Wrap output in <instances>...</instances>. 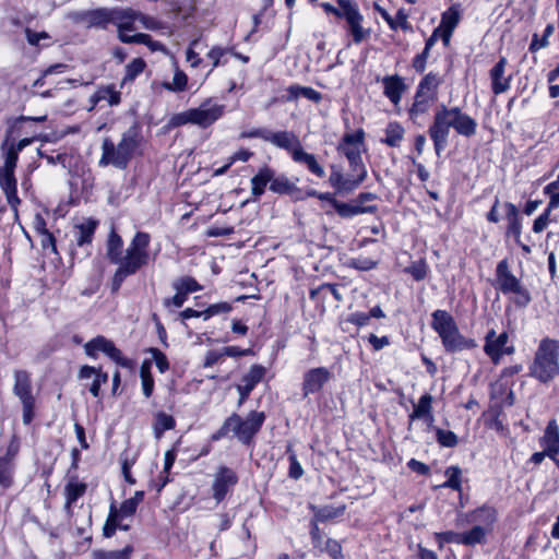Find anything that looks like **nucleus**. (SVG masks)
I'll return each mask as SVG.
<instances>
[{
  "instance_id": "nucleus-15",
  "label": "nucleus",
  "mask_w": 559,
  "mask_h": 559,
  "mask_svg": "<svg viewBox=\"0 0 559 559\" xmlns=\"http://www.w3.org/2000/svg\"><path fill=\"white\" fill-rule=\"evenodd\" d=\"M450 124L442 106L440 105L433 116V121L428 129L429 136L433 142L437 156H440L449 143Z\"/></svg>"
},
{
  "instance_id": "nucleus-31",
  "label": "nucleus",
  "mask_w": 559,
  "mask_h": 559,
  "mask_svg": "<svg viewBox=\"0 0 559 559\" xmlns=\"http://www.w3.org/2000/svg\"><path fill=\"white\" fill-rule=\"evenodd\" d=\"M287 93H288L287 100H289V102L296 100L299 97H305L314 103H319L322 99V95L318 91L313 90L312 87L300 86L297 84L290 85L287 88Z\"/></svg>"
},
{
  "instance_id": "nucleus-25",
  "label": "nucleus",
  "mask_w": 559,
  "mask_h": 559,
  "mask_svg": "<svg viewBox=\"0 0 559 559\" xmlns=\"http://www.w3.org/2000/svg\"><path fill=\"white\" fill-rule=\"evenodd\" d=\"M265 141L280 148L287 150L292 157L294 150L301 146L299 139L293 132L288 131L273 132L269 130L265 135Z\"/></svg>"
},
{
  "instance_id": "nucleus-49",
  "label": "nucleus",
  "mask_w": 559,
  "mask_h": 559,
  "mask_svg": "<svg viewBox=\"0 0 559 559\" xmlns=\"http://www.w3.org/2000/svg\"><path fill=\"white\" fill-rule=\"evenodd\" d=\"M436 438L440 445L445 448H453L457 444V436L451 430L436 428Z\"/></svg>"
},
{
  "instance_id": "nucleus-59",
  "label": "nucleus",
  "mask_w": 559,
  "mask_h": 559,
  "mask_svg": "<svg viewBox=\"0 0 559 559\" xmlns=\"http://www.w3.org/2000/svg\"><path fill=\"white\" fill-rule=\"evenodd\" d=\"M136 19L138 23H140L145 29L156 31L160 27V23L156 19L145 15L139 11H136Z\"/></svg>"
},
{
  "instance_id": "nucleus-41",
  "label": "nucleus",
  "mask_w": 559,
  "mask_h": 559,
  "mask_svg": "<svg viewBox=\"0 0 559 559\" xmlns=\"http://www.w3.org/2000/svg\"><path fill=\"white\" fill-rule=\"evenodd\" d=\"M122 519L120 518V513H118L117 509L114 507L110 508V512L104 525V536L111 537L117 528L127 530L128 526L121 524Z\"/></svg>"
},
{
  "instance_id": "nucleus-27",
  "label": "nucleus",
  "mask_w": 559,
  "mask_h": 559,
  "mask_svg": "<svg viewBox=\"0 0 559 559\" xmlns=\"http://www.w3.org/2000/svg\"><path fill=\"white\" fill-rule=\"evenodd\" d=\"M504 209L508 221L507 235L513 236L514 239L519 241L522 234V218L520 216V211L516 205L511 202H506Z\"/></svg>"
},
{
  "instance_id": "nucleus-46",
  "label": "nucleus",
  "mask_w": 559,
  "mask_h": 559,
  "mask_svg": "<svg viewBox=\"0 0 559 559\" xmlns=\"http://www.w3.org/2000/svg\"><path fill=\"white\" fill-rule=\"evenodd\" d=\"M445 476L448 477L447 481L442 485V487L451 488L453 490L460 491L462 488L461 476L462 471L459 466H450L445 469Z\"/></svg>"
},
{
  "instance_id": "nucleus-58",
  "label": "nucleus",
  "mask_w": 559,
  "mask_h": 559,
  "mask_svg": "<svg viewBox=\"0 0 559 559\" xmlns=\"http://www.w3.org/2000/svg\"><path fill=\"white\" fill-rule=\"evenodd\" d=\"M150 353L152 354V358L159 372L164 373L166 370H168L169 364L164 353L157 348H151Z\"/></svg>"
},
{
  "instance_id": "nucleus-14",
  "label": "nucleus",
  "mask_w": 559,
  "mask_h": 559,
  "mask_svg": "<svg viewBox=\"0 0 559 559\" xmlns=\"http://www.w3.org/2000/svg\"><path fill=\"white\" fill-rule=\"evenodd\" d=\"M514 350V346L509 345V334L507 332L497 334L491 329L486 333L484 352L493 365H498L504 355H512Z\"/></svg>"
},
{
  "instance_id": "nucleus-12",
  "label": "nucleus",
  "mask_w": 559,
  "mask_h": 559,
  "mask_svg": "<svg viewBox=\"0 0 559 559\" xmlns=\"http://www.w3.org/2000/svg\"><path fill=\"white\" fill-rule=\"evenodd\" d=\"M338 14L337 17L344 19L348 26V32L353 36L355 43L362 41L369 32L362 26L364 16L359 11L357 3L353 0H337Z\"/></svg>"
},
{
  "instance_id": "nucleus-42",
  "label": "nucleus",
  "mask_w": 559,
  "mask_h": 559,
  "mask_svg": "<svg viewBox=\"0 0 559 559\" xmlns=\"http://www.w3.org/2000/svg\"><path fill=\"white\" fill-rule=\"evenodd\" d=\"M264 373H265L264 367L254 365L242 377L240 384L253 390L254 386L262 380V378L264 377Z\"/></svg>"
},
{
  "instance_id": "nucleus-64",
  "label": "nucleus",
  "mask_w": 559,
  "mask_h": 559,
  "mask_svg": "<svg viewBox=\"0 0 559 559\" xmlns=\"http://www.w3.org/2000/svg\"><path fill=\"white\" fill-rule=\"evenodd\" d=\"M386 22L393 29H396L397 27H401L404 31L412 29L407 22V16L403 13H399L395 20H392L386 15Z\"/></svg>"
},
{
  "instance_id": "nucleus-45",
  "label": "nucleus",
  "mask_w": 559,
  "mask_h": 559,
  "mask_svg": "<svg viewBox=\"0 0 559 559\" xmlns=\"http://www.w3.org/2000/svg\"><path fill=\"white\" fill-rule=\"evenodd\" d=\"M132 550L133 549L131 546H127L126 548L120 549V550H111V551L95 550V551H93L92 556H93V559H130Z\"/></svg>"
},
{
  "instance_id": "nucleus-61",
  "label": "nucleus",
  "mask_w": 559,
  "mask_h": 559,
  "mask_svg": "<svg viewBox=\"0 0 559 559\" xmlns=\"http://www.w3.org/2000/svg\"><path fill=\"white\" fill-rule=\"evenodd\" d=\"M138 508V499H128L126 500L119 508L118 513H120V518L131 516Z\"/></svg>"
},
{
  "instance_id": "nucleus-48",
  "label": "nucleus",
  "mask_w": 559,
  "mask_h": 559,
  "mask_svg": "<svg viewBox=\"0 0 559 559\" xmlns=\"http://www.w3.org/2000/svg\"><path fill=\"white\" fill-rule=\"evenodd\" d=\"M404 138V129L399 123L386 127V145L397 146Z\"/></svg>"
},
{
  "instance_id": "nucleus-3",
  "label": "nucleus",
  "mask_w": 559,
  "mask_h": 559,
  "mask_svg": "<svg viewBox=\"0 0 559 559\" xmlns=\"http://www.w3.org/2000/svg\"><path fill=\"white\" fill-rule=\"evenodd\" d=\"M431 328L441 338L448 353H457L477 346L473 338L461 334L454 318L445 310H435L431 313Z\"/></svg>"
},
{
  "instance_id": "nucleus-18",
  "label": "nucleus",
  "mask_w": 559,
  "mask_h": 559,
  "mask_svg": "<svg viewBox=\"0 0 559 559\" xmlns=\"http://www.w3.org/2000/svg\"><path fill=\"white\" fill-rule=\"evenodd\" d=\"M366 174V168H359V171H352V174L344 176L340 169L333 167L329 182L337 192L348 193L364 181Z\"/></svg>"
},
{
  "instance_id": "nucleus-24",
  "label": "nucleus",
  "mask_w": 559,
  "mask_h": 559,
  "mask_svg": "<svg viewBox=\"0 0 559 559\" xmlns=\"http://www.w3.org/2000/svg\"><path fill=\"white\" fill-rule=\"evenodd\" d=\"M459 22L460 12L454 7L449 8L442 13L441 22L437 28L440 31V37L444 46L450 44V39Z\"/></svg>"
},
{
  "instance_id": "nucleus-28",
  "label": "nucleus",
  "mask_w": 559,
  "mask_h": 559,
  "mask_svg": "<svg viewBox=\"0 0 559 559\" xmlns=\"http://www.w3.org/2000/svg\"><path fill=\"white\" fill-rule=\"evenodd\" d=\"M335 212L344 218H349L359 214L369 213L376 210L374 205H359L354 203L353 201L348 203L344 202H334Z\"/></svg>"
},
{
  "instance_id": "nucleus-1",
  "label": "nucleus",
  "mask_w": 559,
  "mask_h": 559,
  "mask_svg": "<svg viewBox=\"0 0 559 559\" xmlns=\"http://www.w3.org/2000/svg\"><path fill=\"white\" fill-rule=\"evenodd\" d=\"M151 236L144 231H138L121 257L118 269L112 278L115 289L130 275L135 274L141 267L148 264L151 254Z\"/></svg>"
},
{
  "instance_id": "nucleus-34",
  "label": "nucleus",
  "mask_w": 559,
  "mask_h": 559,
  "mask_svg": "<svg viewBox=\"0 0 559 559\" xmlns=\"http://www.w3.org/2000/svg\"><path fill=\"white\" fill-rule=\"evenodd\" d=\"M272 180V169L269 167L261 168L258 174L251 179V192L254 197H260L264 193L265 187Z\"/></svg>"
},
{
  "instance_id": "nucleus-7",
  "label": "nucleus",
  "mask_w": 559,
  "mask_h": 559,
  "mask_svg": "<svg viewBox=\"0 0 559 559\" xmlns=\"http://www.w3.org/2000/svg\"><path fill=\"white\" fill-rule=\"evenodd\" d=\"M441 84L442 78L433 72H429L420 80L414 103L409 109L412 118L426 114L438 100L439 86Z\"/></svg>"
},
{
  "instance_id": "nucleus-19",
  "label": "nucleus",
  "mask_w": 559,
  "mask_h": 559,
  "mask_svg": "<svg viewBox=\"0 0 559 559\" xmlns=\"http://www.w3.org/2000/svg\"><path fill=\"white\" fill-rule=\"evenodd\" d=\"M237 483L235 472L228 467H221L213 480L212 489L214 499L219 502L227 495L228 490Z\"/></svg>"
},
{
  "instance_id": "nucleus-44",
  "label": "nucleus",
  "mask_w": 559,
  "mask_h": 559,
  "mask_svg": "<svg viewBox=\"0 0 559 559\" xmlns=\"http://www.w3.org/2000/svg\"><path fill=\"white\" fill-rule=\"evenodd\" d=\"M295 186L288 180V178L284 175L275 176L274 171L272 170V180H270V190L284 194L289 193Z\"/></svg>"
},
{
  "instance_id": "nucleus-2",
  "label": "nucleus",
  "mask_w": 559,
  "mask_h": 559,
  "mask_svg": "<svg viewBox=\"0 0 559 559\" xmlns=\"http://www.w3.org/2000/svg\"><path fill=\"white\" fill-rule=\"evenodd\" d=\"M33 140L34 138H24L15 143L7 138L1 146L4 163L0 168V187L7 197L8 203L13 210H16V206L20 203L16 194V180L14 177L19 153L29 145Z\"/></svg>"
},
{
  "instance_id": "nucleus-6",
  "label": "nucleus",
  "mask_w": 559,
  "mask_h": 559,
  "mask_svg": "<svg viewBox=\"0 0 559 559\" xmlns=\"http://www.w3.org/2000/svg\"><path fill=\"white\" fill-rule=\"evenodd\" d=\"M493 286L504 296H509L511 301L521 308H525L532 300L530 290L522 284L510 270L507 259L498 262L495 273Z\"/></svg>"
},
{
  "instance_id": "nucleus-13",
  "label": "nucleus",
  "mask_w": 559,
  "mask_h": 559,
  "mask_svg": "<svg viewBox=\"0 0 559 559\" xmlns=\"http://www.w3.org/2000/svg\"><path fill=\"white\" fill-rule=\"evenodd\" d=\"M84 350L85 354L92 358H96L97 354L102 352L106 356H108L112 361H115L117 365L123 368H131L133 365L132 360L124 357L110 340L102 335L88 341L84 345Z\"/></svg>"
},
{
  "instance_id": "nucleus-22",
  "label": "nucleus",
  "mask_w": 559,
  "mask_h": 559,
  "mask_svg": "<svg viewBox=\"0 0 559 559\" xmlns=\"http://www.w3.org/2000/svg\"><path fill=\"white\" fill-rule=\"evenodd\" d=\"M507 63V59L501 57L489 72L491 90L496 95L502 94L510 88L512 75H506Z\"/></svg>"
},
{
  "instance_id": "nucleus-40",
  "label": "nucleus",
  "mask_w": 559,
  "mask_h": 559,
  "mask_svg": "<svg viewBox=\"0 0 559 559\" xmlns=\"http://www.w3.org/2000/svg\"><path fill=\"white\" fill-rule=\"evenodd\" d=\"M95 228L96 222L93 219H87L76 226L75 239L78 245L84 246L85 243H90L92 241Z\"/></svg>"
},
{
  "instance_id": "nucleus-36",
  "label": "nucleus",
  "mask_w": 559,
  "mask_h": 559,
  "mask_svg": "<svg viewBox=\"0 0 559 559\" xmlns=\"http://www.w3.org/2000/svg\"><path fill=\"white\" fill-rule=\"evenodd\" d=\"M88 25L95 27H106L108 23H114V9H98L88 13Z\"/></svg>"
},
{
  "instance_id": "nucleus-10",
  "label": "nucleus",
  "mask_w": 559,
  "mask_h": 559,
  "mask_svg": "<svg viewBox=\"0 0 559 559\" xmlns=\"http://www.w3.org/2000/svg\"><path fill=\"white\" fill-rule=\"evenodd\" d=\"M364 139V131L358 129L346 132L338 143L337 151L348 159L352 171L365 168L361 162V154L366 150Z\"/></svg>"
},
{
  "instance_id": "nucleus-9",
  "label": "nucleus",
  "mask_w": 559,
  "mask_h": 559,
  "mask_svg": "<svg viewBox=\"0 0 559 559\" xmlns=\"http://www.w3.org/2000/svg\"><path fill=\"white\" fill-rule=\"evenodd\" d=\"M13 393L20 400L23 408L22 419L25 425L31 424L34 418V409L36 404L33 394L32 380L28 372L17 370L14 372Z\"/></svg>"
},
{
  "instance_id": "nucleus-23",
  "label": "nucleus",
  "mask_w": 559,
  "mask_h": 559,
  "mask_svg": "<svg viewBox=\"0 0 559 559\" xmlns=\"http://www.w3.org/2000/svg\"><path fill=\"white\" fill-rule=\"evenodd\" d=\"M540 444L546 450L547 456L556 460L559 454V427L555 419L550 420L540 439Z\"/></svg>"
},
{
  "instance_id": "nucleus-38",
  "label": "nucleus",
  "mask_w": 559,
  "mask_h": 559,
  "mask_svg": "<svg viewBox=\"0 0 559 559\" xmlns=\"http://www.w3.org/2000/svg\"><path fill=\"white\" fill-rule=\"evenodd\" d=\"M174 67L175 72L173 80L170 82H164L163 86L170 92H183L188 85V76L182 70L178 68L176 62H174Z\"/></svg>"
},
{
  "instance_id": "nucleus-4",
  "label": "nucleus",
  "mask_w": 559,
  "mask_h": 559,
  "mask_svg": "<svg viewBox=\"0 0 559 559\" xmlns=\"http://www.w3.org/2000/svg\"><path fill=\"white\" fill-rule=\"evenodd\" d=\"M528 370V374L542 383H548L559 377V341L543 338Z\"/></svg>"
},
{
  "instance_id": "nucleus-29",
  "label": "nucleus",
  "mask_w": 559,
  "mask_h": 559,
  "mask_svg": "<svg viewBox=\"0 0 559 559\" xmlns=\"http://www.w3.org/2000/svg\"><path fill=\"white\" fill-rule=\"evenodd\" d=\"M407 85L397 75L386 76V97L396 106L402 95L406 92Z\"/></svg>"
},
{
  "instance_id": "nucleus-35",
  "label": "nucleus",
  "mask_w": 559,
  "mask_h": 559,
  "mask_svg": "<svg viewBox=\"0 0 559 559\" xmlns=\"http://www.w3.org/2000/svg\"><path fill=\"white\" fill-rule=\"evenodd\" d=\"M93 105L98 102L105 100L110 106H116L120 103V92L114 86H104L97 90V92L91 98Z\"/></svg>"
},
{
  "instance_id": "nucleus-33",
  "label": "nucleus",
  "mask_w": 559,
  "mask_h": 559,
  "mask_svg": "<svg viewBox=\"0 0 559 559\" xmlns=\"http://www.w3.org/2000/svg\"><path fill=\"white\" fill-rule=\"evenodd\" d=\"M123 241L121 237L116 233L111 231L107 240V257L110 262L118 264L123 255L122 251Z\"/></svg>"
},
{
  "instance_id": "nucleus-11",
  "label": "nucleus",
  "mask_w": 559,
  "mask_h": 559,
  "mask_svg": "<svg viewBox=\"0 0 559 559\" xmlns=\"http://www.w3.org/2000/svg\"><path fill=\"white\" fill-rule=\"evenodd\" d=\"M264 414L252 412L245 420L238 415L230 416L224 429L231 431L241 442L247 443L259 431L264 421Z\"/></svg>"
},
{
  "instance_id": "nucleus-50",
  "label": "nucleus",
  "mask_w": 559,
  "mask_h": 559,
  "mask_svg": "<svg viewBox=\"0 0 559 559\" xmlns=\"http://www.w3.org/2000/svg\"><path fill=\"white\" fill-rule=\"evenodd\" d=\"M25 36H26L27 43L31 46L47 47V46L50 45V43H43L41 44V41H47V40L50 39V35L47 32H34L31 28H26L25 29Z\"/></svg>"
},
{
  "instance_id": "nucleus-55",
  "label": "nucleus",
  "mask_w": 559,
  "mask_h": 559,
  "mask_svg": "<svg viewBox=\"0 0 559 559\" xmlns=\"http://www.w3.org/2000/svg\"><path fill=\"white\" fill-rule=\"evenodd\" d=\"M177 293L170 298L164 300V306L168 309L180 308L187 300L188 295L181 290L178 285H175Z\"/></svg>"
},
{
  "instance_id": "nucleus-52",
  "label": "nucleus",
  "mask_w": 559,
  "mask_h": 559,
  "mask_svg": "<svg viewBox=\"0 0 559 559\" xmlns=\"http://www.w3.org/2000/svg\"><path fill=\"white\" fill-rule=\"evenodd\" d=\"M145 69V62L141 58L133 59L126 67V76L123 81H132Z\"/></svg>"
},
{
  "instance_id": "nucleus-17",
  "label": "nucleus",
  "mask_w": 559,
  "mask_h": 559,
  "mask_svg": "<svg viewBox=\"0 0 559 559\" xmlns=\"http://www.w3.org/2000/svg\"><path fill=\"white\" fill-rule=\"evenodd\" d=\"M136 11L133 9H114V25L118 31L119 39L123 43H133V35L131 32L138 29Z\"/></svg>"
},
{
  "instance_id": "nucleus-43",
  "label": "nucleus",
  "mask_w": 559,
  "mask_h": 559,
  "mask_svg": "<svg viewBox=\"0 0 559 559\" xmlns=\"http://www.w3.org/2000/svg\"><path fill=\"white\" fill-rule=\"evenodd\" d=\"M86 490V485L78 479H70L66 486L67 504L78 500Z\"/></svg>"
},
{
  "instance_id": "nucleus-8",
  "label": "nucleus",
  "mask_w": 559,
  "mask_h": 559,
  "mask_svg": "<svg viewBox=\"0 0 559 559\" xmlns=\"http://www.w3.org/2000/svg\"><path fill=\"white\" fill-rule=\"evenodd\" d=\"M138 145L136 139L131 134H123L118 145L105 139L102 145L103 154L99 164L124 168Z\"/></svg>"
},
{
  "instance_id": "nucleus-5",
  "label": "nucleus",
  "mask_w": 559,
  "mask_h": 559,
  "mask_svg": "<svg viewBox=\"0 0 559 559\" xmlns=\"http://www.w3.org/2000/svg\"><path fill=\"white\" fill-rule=\"evenodd\" d=\"M225 106L209 98L199 107L189 108L185 111L173 115L168 120V128H177L186 124H193L200 128H207L216 122L224 115Z\"/></svg>"
},
{
  "instance_id": "nucleus-53",
  "label": "nucleus",
  "mask_w": 559,
  "mask_h": 559,
  "mask_svg": "<svg viewBox=\"0 0 559 559\" xmlns=\"http://www.w3.org/2000/svg\"><path fill=\"white\" fill-rule=\"evenodd\" d=\"M133 39H134L133 43L143 44V45L147 46L152 51H163V52L167 51L163 44H160L159 41L153 40L152 37L147 34H142V33L133 34Z\"/></svg>"
},
{
  "instance_id": "nucleus-20",
  "label": "nucleus",
  "mask_w": 559,
  "mask_h": 559,
  "mask_svg": "<svg viewBox=\"0 0 559 559\" xmlns=\"http://www.w3.org/2000/svg\"><path fill=\"white\" fill-rule=\"evenodd\" d=\"M331 372L324 368H313L308 370L304 376L302 393L304 396L319 392L330 380Z\"/></svg>"
},
{
  "instance_id": "nucleus-16",
  "label": "nucleus",
  "mask_w": 559,
  "mask_h": 559,
  "mask_svg": "<svg viewBox=\"0 0 559 559\" xmlns=\"http://www.w3.org/2000/svg\"><path fill=\"white\" fill-rule=\"evenodd\" d=\"M449 120L450 128H453L460 135L469 138L476 133L477 122L459 107H447L441 105Z\"/></svg>"
},
{
  "instance_id": "nucleus-47",
  "label": "nucleus",
  "mask_w": 559,
  "mask_h": 559,
  "mask_svg": "<svg viewBox=\"0 0 559 559\" xmlns=\"http://www.w3.org/2000/svg\"><path fill=\"white\" fill-rule=\"evenodd\" d=\"M140 377L142 381L143 394L146 397H150L153 393L154 380L150 371V364L147 361L143 362L141 366Z\"/></svg>"
},
{
  "instance_id": "nucleus-54",
  "label": "nucleus",
  "mask_w": 559,
  "mask_h": 559,
  "mask_svg": "<svg viewBox=\"0 0 559 559\" xmlns=\"http://www.w3.org/2000/svg\"><path fill=\"white\" fill-rule=\"evenodd\" d=\"M345 511L344 506L338 507H324L316 513V518L319 521H326L337 516H341Z\"/></svg>"
},
{
  "instance_id": "nucleus-63",
  "label": "nucleus",
  "mask_w": 559,
  "mask_h": 559,
  "mask_svg": "<svg viewBox=\"0 0 559 559\" xmlns=\"http://www.w3.org/2000/svg\"><path fill=\"white\" fill-rule=\"evenodd\" d=\"M176 285H178V287L181 290H183L187 295L189 293L198 292L201 289V286L198 284V282L191 277H185Z\"/></svg>"
},
{
  "instance_id": "nucleus-57",
  "label": "nucleus",
  "mask_w": 559,
  "mask_h": 559,
  "mask_svg": "<svg viewBox=\"0 0 559 559\" xmlns=\"http://www.w3.org/2000/svg\"><path fill=\"white\" fill-rule=\"evenodd\" d=\"M231 310V306L227 302H218L211 305L207 309L203 310V319L207 320L213 316L219 313H227Z\"/></svg>"
},
{
  "instance_id": "nucleus-62",
  "label": "nucleus",
  "mask_w": 559,
  "mask_h": 559,
  "mask_svg": "<svg viewBox=\"0 0 559 559\" xmlns=\"http://www.w3.org/2000/svg\"><path fill=\"white\" fill-rule=\"evenodd\" d=\"M550 222V213L544 211L533 223V231L539 234L544 231Z\"/></svg>"
},
{
  "instance_id": "nucleus-37",
  "label": "nucleus",
  "mask_w": 559,
  "mask_h": 559,
  "mask_svg": "<svg viewBox=\"0 0 559 559\" xmlns=\"http://www.w3.org/2000/svg\"><path fill=\"white\" fill-rule=\"evenodd\" d=\"M488 533L487 528L480 525H475L468 532L462 533V545L475 546L477 544H481L485 542Z\"/></svg>"
},
{
  "instance_id": "nucleus-30",
  "label": "nucleus",
  "mask_w": 559,
  "mask_h": 559,
  "mask_svg": "<svg viewBox=\"0 0 559 559\" xmlns=\"http://www.w3.org/2000/svg\"><path fill=\"white\" fill-rule=\"evenodd\" d=\"M497 520V512L493 508L483 506L474 510L471 514V521L480 523L488 532L492 531V526Z\"/></svg>"
},
{
  "instance_id": "nucleus-39",
  "label": "nucleus",
  "mask_w": 559,
  "mask_h": 559,
  "mask_svg": "<svg viewBox=\"0 0 559 559\" xmlns=\"http://www.w3.org/2000/svg\"><path fill=\"white\" fill-rule=\"evenodd\" d=\"M176 421L171 415L164 412L157 413L153 425L155 437L159 439L165 431L174 429Z\"/></svg>"
},
{
  "instance_id": "nucleus-21",
  "label": "nucleus",
  "mask_w": 559,
  "mask_h": 559,
  "mask_svg": "<svg viewBox=\"0 0 559 559\" xmlns=\"http://www.w3.org/2000/svg\"><path fill=\"white\" fill-rule=\"evenodd\" d=\"M79 379L85 381V386L93 396L99 395L100 386L108 381V374L102 370L92 366H82L79 371Z\"/></svg>"
},
{
  "instance_id": "nucleus-32",
  "label": "nucleus",
  "mask_w": 559,
  "mask_h": 559,
  "mask_svg": "<svg viewBox=\"0 0 559 559\" xmlns=\"http://www.w3.org/2000/svg\"><path fill=\"white\" fill-rule=\"evenodd\" d=\"M432 396L428 393L420 396L418 403L414 405L413 413L411 414V418H425L429 423L433 421L432 411Z\"/></svg>"
},
{
  "instance_id": "nucleus-26",
  "label": "nucleus",
  "mask_w": 559,
  "mask_h": 559,
  "mask_svg": "<svg viewBox=\"0 0 559 559\" xmlns=\"http://www.w3.org/2000/svg\"><path fill=\"white\" fill-rule=\"evenodd\" d=\"M292 158L295 163L305 165L317 177L323 178L325 176L324 168L318 163L316 156L306 152L302 146L294 150Z\"/></svg>"
},
{
  "instance_id": "nucleus-60",
  "label": "nucleus",
  "mask_w": 559,
  "mask_h": 559,
  "mask_svg": "<svg viewBox=\"0 0 559 559\" xmlns=\"http://www.w3.org/2000/svg\"><path fill=\"white\" fill-rule=\"evenodd\" d=\"M436 537L441 543H453V544L462 545V533L447 531V532L437 533Z\"/></svg>"
},
{
  "instance_id": "nucleus-56",
  "label": "nucleus",
  "mask_w": 559,
  "mask_h": 559,
  "mask_svg": "<svg viewBox=\"0 0 559 559\" xmlns=\"http://www.w3.org/2000/svg\"><path fill=\"white\" fill-rule=\"evenodd\" d=\"M406 271L415 281H423L427 275V264L420 260L409 265Z\"/></svg>"
},
{
  "instance_id": "nucleus-51",
  "label": "nucleus",
  "mask_w": 559,
  "mask_h": 559,
  "mask_svg": "<svg viewBox=\"0 0 559 559\" xmlns=\"http://www.w3.org/2000/svg\"><path fill=\"white\" fill-rule=\"evenodd\" d=\"M13 466L8 459H0V486L8 488L12 484Z\"/></svg>"
}]
</instances>
